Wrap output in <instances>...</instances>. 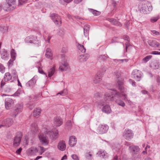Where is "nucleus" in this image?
I'll list each match as a JSON object with an SVG mask.
<instances>
[{
	"label": "nucleus",
	"mask_w": 160,
	"mask_h": 160,
	"mask_svg": "<svg viewBox=\"0 0 160 160\" xmlns=\"http://www.w3.org/2000/svg\"><path fill=\"white\" fill-rule=\"evenodd\" d=\"M123 39L125 40H127L128 41H129L130 40L129 37L126 35H124L123 36Z\"/></svg>",
	"instance_id": "774afa93"
},
{
	"label": "nucleus",
	"mask_w": 160,
	"mask_h": 160,
	"mask_svg": "<svg viewBox=\"0 0 160 160\" xmlns=\"http://www.w3.org/2000/svg\"><path fill=\"white\" fill-rule=\"evenodd\" d=\"M108 129V127L107 125L100 124L98 128L97 132L99 134H102L106 133Z\"/></svg>",
	"instance_id": "9d476101"
},
{
	"label": "nucleus",
	"mask_w": 160,
	"mask_h": 160,
	"mask_svg": "<svg viewBox=\"0 0 160 160\" xmlns=\"http://www.w3.org/2000/svg\"><path fill=\"white\" fill-rule=\"evenodd\" d=\"M22 150V148H20L16 152V153L18 154H20Z\"/></svg>",
	"instance_id": "69168bd1"
},
{
	"label": "nucleus",
	"mask_w": 160,
	"mask_h": 160,
	"mask_svg": "<svg viewBox=\"0 0 160 160\" xmlns=\"http://www.w3.org/2000/svg\"><path fill=\"white\" fill-rule=\"evenodd\" d=\"M90 26L88 25H85L83 28L84 34L86 37H88L89 32L90 30Z\"/></svg>",
	"instance_id": "a878e982"
},
{
	"label": "nucleus",
	"mask_w": 160,
	"mask_h": 160,
	"mask_svg": "<svg viewBox=\"0 0 160 160\" xmlns=\"http://www.w3.org/2000/svg\"><path fill=\"white\" fill-rule=\"evenodd\" d=\"M14 104L13 100L10 98H7L5 101V105L6 108L7 110H9Z\"/></svg>",
	"instance_id": "9b49d317"
},
{
	"label": "nucleus",
	"mask_w": 160,
	"mask_h": 160,
	"mask_svg": "<svg viewBox=\"0 0 160 160\" xmlns=\"http://www.w3.org/2000/svg\"><path fill=\"white\" fill-rule=\"evenodd\" d=\"M101 97V94L98 92H96L95 93L94 97L96 98H99Z\"/></svg>",
	"instance_id": "bf43d9fd"
},
{
	"label": "nucleus",
	"mask_w": 160,
	"mask_h": 160,
	"mask_svg": "<svg viewBox=\"0 0 160 160\" xmlns=\"http://www.w3.org/2000/svg\"><path fill=\"white\" fill-rule=\"evenodd\" d=\"M25 41L26 43H33L37 44L38 46L40 45V42L39 40L38 39L37 36L33 35H30L27 37Z\"/></svg>",
	"instance_id": "39448f33"
},
{
	"label": "nucleus",
	"mask_w": 160,
	"mask_h": 160,
	"mask_svg": "<svg viewBox=\"0 0 160 160\" xmlns=\"http://www.w3.org/2000/svg\"><path fill=\"white\" fill-rule=\"evenodd\" d=\"M7 4H4L3 6V9L6 11H8L10 10L11 9L12 10L13 9H12L11 7H9L8 6L6 5Z\"/></svg>",
	"instance_id": "c03bdc74"
},
{
	"label": "nucleus",
	"mask_w": 160,
	"mask_h": 160,
	"mask_svg": "<svg viewBox=\"0 0 160 160\" xmlns=\"http://www.w3.org/2000/svg\"><path fill=\"white\" fill-rule=\"evenodd\" d=\"M5 67L1 63H0V72L3 73L5 72Z\"/></svg>",
	"instance_id": "49530a36"
},
{
	"label": "nucleus",
	"mask_w": 160,
	"mask_h": 160,
	"mask_svg": "<svg viewBox=\"0 0 160 160\" xmlns=\"http://www.w3.org/2000/svg\"><path fill=\"white\" fill-rule=\"evenodd\" d=\"M78 48L82 52H86V49L82 45L78 44Z\"/></svg>",
	"instance_id": "e433bc0d"
},
{
	"label": "nucleus",
	"mask_w": 160,
	"mask_h": 160,
	"mask_svg": "<svg viewBox=\"0 0 160 160\" xmlns=\"http://www.w3.org/2000/svg\"><path fill=\"white\" fill-rule=\"evenodd\" d=\"M38 71L39 73H40L41 74H45V75H46V73L44 72V71L42 70V68L40 67H38Z\"/></svg>",
	"instance_id": "5fc2aeb1"
},
{
	"label": "nucleus",
	"mask_w": 160,
	"mask_h": 160,
	"mask_svg": "<svg viewBox=\"0 0 160 160\" xmlns=\"http://www.w3.org/2000/svg\"><path fill=\"white\" fill-rule=\"evenodd\" d=\"M134 134L132 130L129 129H126L124 131L123 136L127 140L129 141L133 137Z\"/></svg>",
	"instance_id": "1a4fd4ad"
},
{
	"label": "nucleus",
	"mask_w": 160,
	"mask_h": 160,
	"mask_svg": "<svg viewBox=\"0 0 160 160\" xmlns=\"http://www.w3.org/2000/svg\"><path fill=\"white\" fill-rule=\"evenodd\" d=\"M22 136V134L21 132H17L16 136L13 139V145L14 147H18L20 145Z\"/></svg>",
	"instance_id": "6e6552de"
},
{
	"label": "nucleus",
	"mask_w": 160,
	"mask_h": 160,
	"mask_svg": "<svg viewBox=\"0 0 160 160\" xmlns=\"http://www.w3.org/2000/svg\"><path fill=\"white\" fill-rule=\"evenodd\" d=\"M6 5L11 7L12 9H14L16 6V0H7Z\"/></svg>",
	"instance_id": "5701e85b"
},
{
	"label": "nucleus",
	"mask_w": 160,
	"mask_h": 160,
	"mask_svg": "<svg viewBox=\"0 0 160 160\" xmlns=\"http://www.w3.org/2000/svg\"><path fill=\"white\" fill-rule=\"evenodd\" d=\"M151 54H154V55H160V52H159L157 51H154L152 52L151 53Z\"/></svg>",
	"instance_id": "680f3d73"
},
{
	"label": "nucleus",
	"mask_w": 160,
	"mask_h": 160,
	"mask_svg": "<svg viewBox=\"0 0 160 160\" xmlns=\"http://www.w3.org/2000/svg\"><path fill=\"white\" fill-rule=\"evenodd\" d=\"M63 121L62 118L60 117H56L54 118L53 123L55 126L58 127L63 123Z\"/></svg>",
	"instance_id": "dca6fc26"
},
{
	"label": "nucleus",
	"mask_w": 160,
	"mask_h": 160,
	"mask_svg": "<svg viewBox=\"0 0 160 160\" xmlns=\"http://www.w3.org/2000/svg\"><path fill=\"white\" fill-rule=\"evenodd\" d=\"M8 27L7 26H4L3 28H1V31L3 33H5L8 31Z\"/></svg>",
	"instance_id": "79ce46f5"
},
{
	"label": "nucleus",
	"mask_w": 160,
	"mask_h": 160,
	"mask_svg": "<svg viewBox=\"0 0 160 160\" xmlns=\"http://www.w3.org/2000/svg\"><path fill=\"white\" fill-rule=\"evenodd\" d=\"M148 43L150 46L152 47L156 48L160 47L159 43L155 40H149L148 41Z\"/></svg>",
	"instance_id": "412c9836"
},
{
	"label": "nucleus",
	"mask_w": 160,
	"mask_h": 160,
	"mask_svg": "<svg viewBox=\"0 0 160 160\" xmlns=\"http://www.w3.org/2000/svg\"><path fill=\"white\" fill-rule=\"evenodd\" d=\"M91 12L95 16H98L100 15V12L96 10L91 9Z\"/></svg>",
	"instance_id": "37998d69"
},
{
	"label": "nucleus",
	"mask_w": 160,
	"mask_h": 160,
	"mask_svg": "<svg viewBox=\"0 0 160 160\" xmlns=\"http://www.w3.org/2000/svg\"><path fill=\"white\" fill-rule=\"evenodd\" d=\"M121 94L119 92L114 90H111L106 92L104 97V100L107 102L114 101L116 98H119L121 97Z\"/></svg>",
	"instance_id": "f257e3e1"
},
{
	"label": "nucleus",
	"mask_w": 160,
	"mask_h": 160,
	"mask_svg": "<svg viewBox=\"0 0 160 160\" xmlns=\"http://www.w3.org/2000/svg\"><path fill=\"white\" fill-rule=\"evenodd\" d=\"M23 109V105L22 103H17L15 107V109L11 111L10 115L12 117H15L19 113L22 112Z\"/></svg>",
	"instance_id": "7ed1b4c3"
},
{
	"label": "nucleus",
	"mask_w": 160,
	"mask_h": 160,
	"mask_svg": "<svg viewBox=\"0 0 160 160\" xmlns=\"http://www.w3.org/2000/svg\"><path fill=\"white\" fill-rule=\"evenodd\" d=\"M59 136L58 131L56 128L52 129L51 131V141L57 139Z\"/></svg>",
	"instance_id": "f8f14e48"
},
{
	"label": "nucleus",
	"mask_w": 160,
	"mask_h": 160,
	"mask_svg": "<svg viewBox=\"0 0 160 160\" xmlns=\"http://www.w3.org/2000/svg\"><path fill=\"white\" fill-rule=\"evenodd\" d=\"M34 107V105L31 102H29L27 104V107L30 110H32Z\"/></svg>",
	"instance_id": "a18cd8bd"
},
{
	"label": "nucleus",
	"mask_w": 160,
	"mask_h": 160,
	"mask_svg": "<svg viewBox=\"0 0 160 160\" xmlns=\"http://www.w3.org/2000/svg\"><path fill=\"white\" fill-rule=\"evenodd\" d=\"M102 111L106 113H110L111 111V109L108 105H106L103 107Z\"/></svg>",
	"instance_id": "c85d7f7f"
},
{
	"label": "nucleus",
	"mask_w": 160,
	"mask_h": 160,
	"mask_svg": "<svg viewBox=\"0 0 160 160\" xmlns=\"http://www.w3.org/2000/svg\"><path fill=\"white\" fill-rule=\"evenodd\" d=\"M15 60V59L11 58V59H10L9 61L8 62V65L9 68L11 67L12 66V65H13V61Z\"/></svg>",
	"instance_id": "58836bf2"
},
{
	"label": "nucleus",
	"mask_w": 160,
	"mask_h": 160,
	"mask_svg": "<svg viewBox=\"0 0 160 160\" xmlns=\"http://www.w3.org/2000/svg\"><path fill=\"white\" fill-rule=\"evenodd\" d=\"M150 66L151 68L155 69H158L160 67L159 63L157 62L152 63L150 65Z\"/></svg>",
	"instance_id": "2f4dec72"
},
{
	"label": "nucleus",
	"mask_w": 160,
	"mask_h": 160,
	"mask_svg": "<svg viewBox=\"0 0 160 160\" xmlns=\"http://www.w3.org/2000/svg\"><path fill=\"white\" fill-rule=\"evenodd\" d=\"M52 19L57 27H60L62 23L61 17L57 14L53 13L51 15Z\"/></svg>",
	"instance_id": "423d86ee"
},
{
	"label": "nucleus",
	"mask_w": 160,
	"mask_h": 160,
	"mask_svg": "<svg viewBox=\"0 0 160 160\" xmlns=\"http://www.w3.org/2000/svg\"><path fill=\"white\" fill-rule=\"evenodd\" d=\"M41 151L40 152V154H42L44 152L45 150V149L43 147L41 146H39V147Z\"/></svg>",
	"instance_id": "e2e57ef3"
},
{
	"label": "nucleus",
	"mask_w": 160,
	"mask_h": 160,
	"mask_svg": "<svg viewBox=\"0 0 160 160\" xmlns=\"http://www.w3.org/2000/svg\"><path fill=\"white\" fill-rule=\"evenodd\" d=\"M102 73L99 72H98L93 78V83L94 84L99 83L102 80Z\"/></svg>",
	"instance_id": "f3484780"
},
{
	"label": "nucleus",
	"mask_w": 160,
	"mask_h": 160,
	"mask_svg": "<svg viewBox=\"0 0 160 160\" xmlns=\"http://www.w3.org/2000/svg\"><path fill=\"white\" fill-rule=\"evenodd\" d=\"M62 62L59 63V70L62 72L66 71L68 68V64L67 62V58L64 54H62L61 56Z\"/></svg>",
	"instance_id": "f03ea898"
},
{
	"label": "nucleus",
	"mask_w": 160,
	"mask_h": 160,
	"mask_svg": "<svg viewBox=\"0 0 160 160\" xmlns=\"http://www.w3.org/2000/svg\"><path fill=\"white\" fill-rule=\"evenodd\" d=\"M31 130L34 132L37 131L38 130L37 124L35 123H32L31 125Z\"/></svg>",
	"instance_id": "f704fd0d"
},
{
	"label": "nucleus",
	"mask_w": 160,
	"mask_h": 160,
	"mask_svg": "<svg viewBox=\"0 0 160 160\" xmlns=\"http://www.w3.org/2000/svg\"><path fill=\"white\" fill-rule=\"evenodd\" d=\"M120 98H116L115 100H114V101L116 102L119 105L122 106V107H124L125 105V103L122 101L119 100V99Z\"/></svg>",
	"instance_id": "7c9ffc66"
},
{
	"label": "nucleus",
	"mask_w": 160,
	"mask_h": 160,
	"mask_svg": "<svg viewBox=\"0 0 160 160\" xmlns=\"http://www.w3.org/2000/svg\"><path fill=\"white\" fill-rule=\"evenodd\" d=\"M77 141V138L74 136H72L70 137L69 141V145L71 147L75 145Z\"/></svg>",
	"instance_id": "4be33fe9"
},
{
	"label": "nucleus",
	"mask_w": 160,
	"mask_h": 160,
	"mask_svg": "<svg viewBox=\"0 0 160 160\" xmlns=\"http://www.w3.org/2000/svg\"><path fill=\"white\" fill-rule=\"evenodd\" d=\"M28 0H18L19 4L21 5L23 4L26 3Z\"/></svg>",
	"instance_id": "13d9d810"
},
{
	"label": "nucleus",
	"mask_w": 160,
	"mask_h": 160,
	"mask_svg": "<svg viewBox=\"0 0 160 160\" xmlns=\"http://www.w3.org/2000/svg\"><path fill=\"white\" fill-rule=\"evenodd\" d=\"M97 154L99 155L100 157H102L104 158H107L108 156V154L104 150H99L97 153Z\"/></svg>",
	"instance_id": "b1692460"
},
{
	"label": "nucleus",
	"mask_w": 160,
	"mask_h": 160,
	"mask_svg": "<svg viewBox=\"0 0 160 160\" xmlns=\"http://www.w3.org/2000/svg\"><path fill=\"white\" fill-rule=\"evenodd\" d=\"M68 51V49L67 47H63L61 50V52L63 53L66 52Z\"/></svg>",
	"instance_id": "6e6d98bb"
},
{
	"label": "nucleus",
	"mask_w": 160,
	"mask_h": 160,
	"mask_svg": "<svg viewBox=\"0 0 160 160\" xmlns=\"http://www.w3.org/2000/svg\"><path fill=\"white\" fill-rule=\"evenodd\" d=\"M151 32L153 34H155L157 35H160V33L159 32L155 30L151 31Z\"/></svg>",
	"instance_id": "0e129e2a"
},
{
	"label": "nucleus",
	"mask_w": 160,
	"mask_h": 160,
	"mask_svg": "<svg viewBox=\"0 0 160 160\" xmlns=\"http://www.w3.org/2000/svg\"><path fill=\"white\" fill-rule=\"evenodd\" d=\"M89 57V55L88 54L80 55L78 58V59L81 62H86Z\"/></svg>",
	"instance_id": "aec40b11"
},
{
	"label": "nucleus",
	"mask_w": 160,
	"mask_h": 160,
	"mask_svg": "<svg viewBox=\"0 0 160 160\" xmlns=\"http://www.w3.org/2000/svg\"><path fill=\"white\" fill-rule=\"evenodd\" d=\"M114 75L117 78H119L120 77L121 74L119 72L117 71L114 72Z\"/></svg>",
	"instance_id": "864d4df0"
},
{
	"label": "nucleus",
	"mask_w": 160,
	"mask_h": 160,
	"mask_svg": "<svg viewBox=\"0 0 160 160\" xmlns=\"http://www.w3.org/2000/svg\"><path fill=\"white\" fill-rule=\"evenodd\" d=\"M29 153L31 154H33L38 152V149L35 147H32L28 150Z\"/></svg>",
	"instance_id": "c756f323"
},
{
	"label": "nucleus",
	"mask_w": 160,
	"mask_h": 160,
	"mask_svg": "<svg viewBox=\"0 0 160 160\" xmlns=\"http://www.w3.org/2000/svg\"><path fill=\"white\" fill-rule=\"evenodd\" d=\"M45 56L47 58H50V48H49L46 49Z\"/></svg>",
	"instance_id": "a19ab883"
},
{
	"label": "nucleus",
	"mask_w": 160,
	"mask_h": 160,
	"mask_svg": "<svg viewBox=\"0 0 160 160\" xmlns=\"http://www.w3.org/2000/svg\"><path fill=\"white\" fill-rule=\"evenodd\" d=\"M1 57L2 59L7 60L9 57V54L6 50L4 49L2 52Z\"/></svg>",
	"instance_id": "393cba45"
},
{
	"label": "nucleus",
	"mask_w": 160,
	"mask_h": 160,
	"mask_svg": "<svg viewBox=\"0 0 160 160\" xmlns=\"http://www.w3.org/2000/svg\"><path fill=\"white\" fill-rule=\"evenodd\" d=\"M106 20L110 22L112 24L120 27L122 26V24L116 19L111 18H108Z\"/></svg>",
	"instance_id": "a211bd4d"
},
{
	"label": "nucleus",
	"mask_w": 160,
	"mask_h": 160,
	"mask_svg": "<svg viewBox=\"0 0 160 160\" xmlns=\"http://www.w3.org/2000/svg\"><path fill=\"white\" fill-rule=\"evenodd\" d=\"M117 83L118 84V87H119V88L120 87H123L122 85H123L124 83L123 80H118L117 82Z\"/></svg>",
	"instance_id": "de8ad7c7"
},
{
	"label": "nucleus",
	"mask_w": 160,
	"mask_h": 160,
	"mask_svg": "<svg viewBox=\"0 0 160 160\" xmlns=\"http://www.w3.org/2000/svg\"><path fill=\"white\" fill-rule=\"evenodd\" d=\"M10 53L11 58L14 59H15L16 56V53L14 49H12Z\"/></svg>",
	"instance_id": "c9c22d12"
},
{
	"label": "nucleus",
	"mask_w": 160,
	"mask_h": 160,
	"mask_svg": "<svg viewBox=\"0 0 160 160\" xmlns=\"http://www.w3.org/2000/svg\"><path fill=\"white\" fill-rule=\"evenodd\" d=\"M58 33L59 35L61 36H62L64 34V30L63 28H60L59 29Z\"/></svg>",
	"instance_id": "3c124183"
},
{
	"label": "nucleus",
	"mask_w": 160,
	"mask_h": 160,
	"mask_svg": "<svg viewBox=\"0 0 160 160\" xmlns=\"http://www.w3.org/2000/svg\"><path fill=\"white\" fill-rule=\"evenodd\" d=\"M59 94L62 96H65L66 94V93L65 91V90H64L63 91H61L60 92L57 93L56 95H58Z\"/></svg>",
	"instance_id": "8fccbe9b"
},
{
	"label": "nucleus",
	"mask_w": 160,
	"mask_h": 160,
	"mask_svg": "<svg viewBox=\"0 0 160 160\" xmlns=\"http://www.w3.org/2000/svg\"><path fill=\"white\" fill-rule=\"evenodd\" d=\"M13 121L11 118H7L3 121V124L0 125V128L2 127H8L11 126L13 123Z\"/></svg>",
	"instance_id": "2eb2a0df"
},
{
	"label": "nucleus",
	"mask_w": 160,
	"mask_h": 160,
	"mask_svg": "<svg viewBox=\"0 0 160 160\" xmlns=\"http://www.w3.org/2000/svg\"><path fill=\"white\" fill-rule=\"evenodd\" d=\"M148 8L147 4L144 3H140L138 6V8L140 11L145 14H147L148 13L147 11Z\"/></svg>",
	"instance_id": "4468645a"
},
{
	"label": "nucleus",
	"mask_w": 160,
	"mask_h": 160,
	"mask_svg": "<svg viewBox=\"0 0 160 160\" xmlns=\"http://www.w3.org/2000/svg\"><path fill=\"white\" fill-rule=\"evenodd\" d=\"M131 84L132 86L133 87H136V82L133 80L131 79H129L128 81Z\"/></svg>",
	"instance_id": "09e8293b"
},
{
	"label": "nucleus",
	"mask_w": 160,
	"mask_h": 160,
	"mask_svg": "<svg viewBox=\"0 0 160 160\" xmlns=\"http://www.w3.org/2000/svg\"><path fill=\"white\" fill-rule=\"evenodd\" d=\"M38 138L40 142L43 145H47L49 143V140L45 135L40 133L38 135Z\"/></svg>",
	"instance_id": "ddd939ff"
},
{
	"label": "nucleus",
	"mask_w": 160,
	"mask_h": 160,
	"mask_svg": "<svg viewBox=\"0 0 160 160\" xmlns=\"http://www.w3.org/2000/svg\"><path fill=\"white\" fill-rule=\"evenodd\" d=\"M41 110L40 108H37L33 111V115L35 117L38 116L41 113Z\"/></svg>",
	"instance_id": "72a5a7b5"
},
{
	"label": "nucleus",
	"mask_w": 160,
	"mask_h": 160,
	"mask_svg": "<svg viewBox=\"0 0 160 160\" xmlns=\"http://www.w3.org/2000/svg\"><path fill=\"white\" fill-rule=\"evenodd\" d=\"M159 19V18L158 17H152L150 19V21L152 22H154L158 20Z\"/></svg>",
	"instance_id": "603ef678"
},
{
	"label": "nucleus",
	"mask_w": 160,
	"mask_h": 160,
	"mask_svg": "<svg viewBox=\"0 0 160 160\" xmlns=\"http://www.w3.org/2000/svg\"><path fill=\"white\" fill-rule=\"evenodd\" d=\"M118 148H116L115 149V150L118 152H120L121 151V148L120 145L118 146Z\"/></svg>",
	"instance_id": "338daca9"
},
{
	"label": "nucleus",
	"mask_w": 160,
	"mask_h": 160,
	"mask_svg": "<svg viewBox=\"0 0 160 160\" xmlns=\"http://www.w3.org/2000/svg\"><path fill=\"white\" fill-rule=\"evenodd\" d=\"M142 74L141 71L135 69L132 72V78L137 81H139L142 78Z\"/></svg>",
	"instance_id": "0eeeda50"
},
{
	"label": "nucleus",
	"mask_w": 160,
	"mask_h": 160,
	"mask_svg": "<svg viewBox=\"0 0 160 160\" xmlns=\"http://www.w3.org/2000/svg\"><path fill=\"white\" fill-rule=\"evenodd\" d=\"M34 84V83L32 81L30 80L28 83L27 85L30 87H32Z\"/></svg>",
	"instance_id": "052dcab7"
},
{
	"label": "nucleus",
	"mask_w": 160,
	"mask_h": 160,
	"mask_svg": "<svg viewBox=\"0 0 160 160\" xmlns=\"http://www.w3.org/2000/svg\"><path fill=\"white\" fill-rule=\"evenodd\" d=\"M58 148L61 151H64L66 148L65 141H60L58 145Z\"/></svg>",
	"instance_id": "6ab92c4d"
},
{
	"label": "nucleus",
	"mask_w": 160,
	"mask_h": 160,
	"mask_svg": "<svg viewBox=\"0 0 160 160\" xmlns=\"http://www.w3.org/2000/svg\"><path fill=\"white\" fill-rule=\"evenodd\" d=\"M12 76L9 72H6L5 73L4 77V80L5 82H7L11 80Z\"/></svg>",
	"instance_id": "cd10ccee"
},
{
	"label": "nucleus",
	"mask_w": 160,
	"mask_h": 160,
	"mask_svg": "<svg viewBox=\"0 0 160 160\" xmlns=\"http://www.w3.org/2000/svg\"><path fill=\"white\" fill-rule=\"evenodd\" d=\"M129 149L133 154L132 160H138L139 158V156L138 154L140 151L139 148L137 146H132L129 147Z\"/></svg>",
	"instance_id": "20e7f679"
},
{
	"label": "nucleus",
	"mask_w": 160,
	"mask_h": 160,
	"mask_svg": "<svg viewBox=\"0 0 160 160\" xmlns=\"http://www.w3.org/2000/svg\"><path fill=\"white\" fill-rule=\"evenodd\" d=\"M72 157L74 160H79L78 156L76 154H73Z\"/></svg>",
	"instance_id": "4d7b16f0"
},
{
	"label": "nucleus",
	"mask_w": 160,
	"mask_h": 160,
	"mask_svg": "<svg viewBox=\"0 0 160 160\" xmlns=\"http://www.w3.org/2000/svg\"><path fill=\"white\" fill-rule=\"evenodd\" d=\"M66 125L68 129H70L72 127V123L71 121L70 120L67 121L66 122Z\"/></svg>",
	"instance_id": "ea45409f"
},
{
	"label": "nucleus",
	"mask_w": 160,
	"mask_h": 160,
	"mask_svg": "<svg viewBox=\"0 0 160 160\" xmlns=\"http://www.w3.org/2000/svg\"><path fill=\"white\" fill-rule=\"evenodd\" d=\"M119 90L121 91V93H120L121 94V95H122L123 96V99L124 100H126L127 99V95L126 94H124V92H126L127 91V90L126 89H124V87H121L119 88ZM120 97V98H121Z\"/></svg>",
	"instance_id": "bb28decb"
},
{
	"label": "nucleus",
	"mask_w": 160,
	"mask_h": 160,
	"mask_svg": "<svg viewBox=\"0 0 160 160\" xmlns=\"http://www.w3.org/2000/svg\"><path fill=\"white\" fill-rule=\"evenodd\" d=\"M56 66L54 65L51 68V77L52 75H55L56 74Z\"/></svg>",
	"instance_id": "473e14b6"
},
{
	"label": "nucleus",
	"mask_w": 160,
	"mask_h": 160,
	"mask_svg": "<svg viewBox=\"0 0 160 160\" xmlns=\"http://www.w3.org/2000/svg\"><path fill=\"white\" fill-rule=\"evenodd\" d=\"M152 57V55H148L145 57L142 60L143 61L145 62H146L148 61L149 60H150Z\"/></svg>",
	"instance_id": "4c0bfd02"
}]
</instances>
